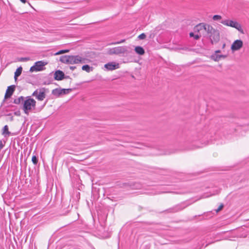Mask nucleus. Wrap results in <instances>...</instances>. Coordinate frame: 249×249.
I'll return each instance as SVG.
<instances>
[{"label":"nucleus","mask_w":249,"mask_h":249,"mask_svg":"<svg viewBox=\"0 0 249 249\" xmlns=\"http://www.w3.org/2000/svg\"><path fill=\"white\" fill-rule=\"evenodd\" d=\"M20 1L23 3H25L27 2V0H20Z\"/></svg>","instance_id":"obj_38"},{"label":"nucleus","mask_w":249,"mask_h":249,"mask_svg":"<svg viewBox=\"0 0 249 249\" xmlns=\"http://www.w3.org/2000/svg\"><path fill=\"white\" fill-rule=\"evenodd\" d=\"M132 186V183L129 182H125L122 184V187L124 188H131V186Z\"/></svg>","instance_id":"obj_29"},{"label":"nucleus","mask_w":249,"mask_h":249,"mask_svg":"<svg viewBox=\"0 0 249 249\" xmlns=\"http://www.w3.org/2000/svg\"><path fill=\"white\" fill-rule=\"evenodd\" d=\"M226 55L213 54L211 55V58L215 61H218L221 58H226Z\"/></svg>","instance_id":"obj_16"},{"label":"nucleus","mask_w":249,"mask_h":249,"mask_svg":"<svg viewBox=\"0 0 249 249\" xmlns=\"http://www.w3.org/2000/svg\"><path fill=\"white\" fill-rule=\"evenodd\" d=\"M134 51L136 53L139 55H142L145 53V50L140 46H137L135 47Z\"/></svg>","instance_id":"obj_15"},{"label":"nucleus","mask_w":249,"mask_h":249,"mask_svg":"<svg viewBox=\"0 0 249 249\" xmlns=\"http://www.w3.org/2000/svg\"><path fill=\"white\" fill-rule=\"evenodd\" d=\"M212 26L208 24L200 23L195 26L194 30L195 31H197L199 32V30L204 29L207 32L208 27H210L211 28Z\"/></svg>","instance_id":"obj_14"},{"label":"nucleus","mask_w":249,"mask_h":249,"mask_svg":"<svg viewBox=\"0 0 249 249\" xmlns=\"http://www.w3.org/2000/svg\"><path fill=\"white\" fill-rule=\"evenodd\" d=\"M69 52H70L69 49L61 50H59V51H58L57 52H56V53H55L54 55H59L60 54L69 53Z\"/></svg>","instance_id":"obj_28"},{"label":"nucleus","mask_w":249,"mask_h":249,"mask_svg":"<svg viewBox=\"0 0 249 249\" xmlns=\"http://www.w3.org/2000/svg\"><path fill=\"white\" fill-rule=\"evenodd\" d=\"M14 120V118L11 115V117L10 118V121H13Z\"/></svg>","instance_id":"obj_40"},{"label":"nucleus","mask_w":249,"mask_h":249,"mask_svg":"<svg viewBox=\"0 0 249 249\" xmlns=\"http://www.w3.org/2000/svg\"><path fill=\"white\" fill-rule=\"evenodd\" d=\"M32 161L34 165H36L38 161V157L36 155H33L32 157Z\"/></svg>","instance_id":"obj_27"},{"label":"nucleus","mask_w":249,"mask_h":249,"mask_svg":"<svg viewBox=\"0 0 249 249\" xmlns=\"http://www.w3.org/2000/svg\"><path fill=\"white\" fill-rule=\"evenodd\" d=\"M16 86L15 85H11L7 87V89L6 90V92L4 95V99L3 100V102H4L6 99L9 98L13 95L14 92L15 90Z\"/></svg>","instance_id":"obj_10"},{"label":"nucleus","mask_w":249,"mask_h":249,"mask_svg":"<svg viewBox=\"0 0 249 249\" xmlns=\"http://www.w3.org/2000/svg\"><path fill=\"white\" fill-rule=\"evenodd\" d=\"M53 75L54 79L57 81L62 80L65 77L64 72L59 70H56L54 72Z\"/></svg>","instance_id":"obj_13"},{"label":"nucleus","mask_w":249,"mask_h":249,"mask_svg":"<svg viewBox=\"0 0 249 249\" xmlns=\"http://www.w3.org/2000/svg\"><path fill=\"white\" fill-rule=\"evenodd\" d=\"M90 61V60L89 59L86 58L85 57H82L80 56L79 63H81V64L87 63L89 62Z\"/></svg>","instance_id":"obj_25"},{"label":"nucleus","mask_w":249,"mask_h":249,"mask_svg":"<svg viewBox=\"0 0 249 249\" xmlns=\"http://www.w3.org/2000/svg\"><path fill=\"white\" fill-rule=\"evenodd\" d=\"M2 135L4 137L9 136L11 135V132L9 131L8 126L5 125L2 129Z\"/></svg>","instance_id":"obj_17"},{"label":"nucleus","mask_w":249,"mask_h":249,"mask_svg":"<svg viewBox=\"0 0 249 249\" xmlns=\"http://www.w3.org/2000/svg\"><path fill=\"white\" fill-rule=\"evenodd\" d=\"M76 68V66H70V69L71 70H74V69H75Z\"/></svg>","instance_id":"obj_37"},{"label":"nucleus","mask_w":249,"mask_h":249,"mask_svg":"<svg viewBox=\"0 0 249 249\" xmlns=\"http://www.w3.org/2000/svg\"><path fill=\"white\" fill-rule=\"evenodd\" d=\"M104 67L108 71H112L117 69L119 68V64L118 63L115 62H110L106 64Z\"/></svg>","instance_id":"obj_12"},{"label":"nucleus","mask_w":249,"mask_h":249,"mask_svg":"<svg viewBox=\"0 0 249 249\" xmlns=\"http://www.w3.org/2000/svg\"><path fill=\"white\" fill-rule=\"evenodd\" d=\"M22 71V68L21 66L18 67L14 73V79L15 81H17L18 77L20 75Z\"/></svg>","instance_id":"obj_18"},{"label":"nucleus","mask_w":249,"mask_h":249,"mask_svg":"<svg viewBox=\"0 0 249 249\" xmlns=\"http://www.w3.org/2000/svg\"><path fill=\"white\" fill-rule=\"evenodd\" d=\"M30 59L29 57H20L18 59V61H28Z\"/></svg>","instance_id":"obj_34"},{"label":"nucleus","mask_w":249,"mask_h":249,"mask_svg":"<svg viewBox=\"0 0 249 249\" xmlns=\"http://www.w3.org/2000/svg\"><path fill=\"white\" fill-rule=\"evenodd\" d=\"M36 101L31 97V96H28L23 102L22 109L25 114L28 115L29 111L35 109L36 106Z\"/></svg>","instance_id":"obj_3"},{"label":"nucleus","mask_w":249,"mask_h":249,"mask_svg":"<svg viewBox=\"0 0 249 249\" xmlns=\"http://www.w3.org/2000/svg\"><path fill=\"white\" fill-rule=\"evenodd\" d=\"M221 23L225 25L234 28L241 34H244V32L242 28L241 25L236 21L226 19L222 20Z\"/></svg>","instance_id":"obj_5"},{"label":"nucleus","mask_w":249,"mask_h":249,"mask_svg":"<svg viewBox=\"0 0 249 249\" xmlns=\"http://www.w3.org/2000/svg\"><path fill=\"white\" fill-rule=\"evenodd\" d=\"M65 78H70L69 76H65Z\"/></svg>","instance_id":"obj_42"},{"label":"nucleus","mask_w":249,"mask_h":249,"mask_svg":"<svg viewBox=\"0 0 249 249\" xmlns=\"http://www.w3.org/2000/svg\"><path fill=\"white\" fill-rule=\"evenodd\" d=\"M53 73V72H51L49 75L46 77L47 78V80L44 82L43 84L44 85H49L51 83H52L53 80L52 78V74Z\"/></svg>","instance_id":"obj_21"},{"label":"nucleus","mask_w":249,"mask_h":249,"mask_svg":"<svg viewBox=\"0 0 249 249\" xmlns=\"http://www.w3.org/2000/svg\"><path fill=\"white\" fill-rule=\"evenodd\" d=\"M59 61L67 64H72V55H65L60 56Z\"/></svg>","instance_id":"obj_11"},{"label":"nucleus","mask_w":249,"mask_h":249,"mask_svg":"<svg viewBox=\"0 0 249 249\" xmlns=\"http://www.w3.org/2000/svg\"><path fill=\"white\" fill-rule=\"evenodd\" d=\"M4 146V143H3L2 141L0 140V150H1V149H2Z\"/></svg>","instance_id":"obj_36"},{"label":"nucleus","mask_w":249,"mask_h":249,"mask_svg":"<svg viewBox=\"0 0 249 249\" xmlns=\"http://www.w3.org/2000/svg\"><path fill=\"white\" fill-rule=\"evenodd\" d=\"M224 207V204L223 203H221L219 206L218 207V208L215 210V211L216 213H218L219 212V211H221L222 210V209Z\"/></svg>","instance_id":"obj_33"},{"label":"nucleus","mask_w":249,"mask_h":249,"mask_svg":"<svg viewBox=\"0 0 249 249\" xmlns=\"http://www.w3.org/2000/svg\"><path fill=\"white\" fill-rule=\"evenodd\" d=\"M81 84H82V83H78V84H76V85H77V86H80V85H81Z\"/></svg>","instance_id":"obj_43"},{"label":"nucleus","mask_w":249,"mask_h":249,"mask_svg":"<svg viewBox=\"0 0 249 249\" xmlns=\"http://www.w3.org/2000/svg\"><path fill=\"white\" fill-rule=\"evenodd\" d=\"M187 205H184L183 203H180L174 206V207L166 209L160 212V213H175L179 212L185 209Z\"/></svg>","instance_id":"obj_7"},{"label":"nucleus","mask_w":249,"mask_h":249,"mask_svg":"<svg viewBox=\"0 0 249 249\" xmlns=\"http://www.w3.org/2000/svg\"><path fill=\"white\" fill-rule=\"evenodd\" d=\"M21 114V113H20V111L19 110H18L17 111H15L14 112V115H16V116H19Z\"/></svg>","instance_id":"obj_35"},{"label":"nucleus","mask_w":249,"mask_h":249,"mask_svg":"<svg viewBox=\"0 0 249 249\" xmlns=\"http://www.w3.org/2000/svg\"><path fill=\"white\" fill-rule=\"evenodd\" d=\"M146 35L144 33H142L138 36V38L139 39L142 40V39H145L146 38Z\"/></svg>","instance_id":"obj_32"},{"label":"nucleus","mask_w":249,"mask_h":249,"mask_svg":"<svg viewBox=\"0 0 249 249\" xmlns=\"http://www.w3.org/2000/svg\"><path fill=\"white\" fill-rule=\"evenodd\" d=\"M243 42L241 39H237L234 41L231 45V49L232 52L238 51L242 48Z\"/></svg>","instance_id":"obj_9"},{"label":"nucleus","mask_w":249,"mask_h":249,"mask_svg":"<svg viewBox=\"0 0 249 249\" xmlns=\"http://www.w3.org/2000/svg\"><path fill=\"white\" fill-rule=\"evenodd\" d=\"M132 184V186H131V189H138L141 188L142 187V185L139 183L133 182Z\"/></svg>","instance_id":"obj_26"},{"label":"nucleus","mask_w":249,"mask_h":249,"mask_svg":"<svg viewBox=\"0 0 249 249\" xmlns=\"http://www.w3.org/2000/svg\"><path fill=\"white\" fill-rule=\"evenodd\" d=\"M189 36L190 37H193L195 40H198L201 37L200 35L195 34L193 32H190L189 33Z\"/></svg>","instance_id":"obj_24"},{"label":"nucleus","mask_w":249,"mask_h":249,"mask_svg":"<svg viewBox=\"0 0 249 249\" xmlns=\"http://www.w3.org/2000/svg\"><path fill=\"white\" fill-rule=\"evenodd\" d=\"M47 101H46V102H45V103L44 105H45V104H46V103H47Z\"/></svg>","instance_id":"obj_44"},{"label":"nucleus","mask_w":249,"mask_h":249,"mask_svg":"<svg viewBox=\"0 0 249 249\" xmlns=\"http://www.w3.org/2000/svg\"><path fill=\"white\" fill-rule=\"evenodd\" d=\"M125 41V40L124 39H123L119 41L113 42L110 43L109 44V45H115V44H120V43L124 42Z\"/></svg>","instance_id":"obj_30"},{"label":"nucleus","mask_w":249,"mask_h":249,"mask_svg":"<svg viewBox=\"0 0 249 249\" xmlns=\"http://www.w3.org/2000/svg\"><path fill=\"white\" fill-rule=\"evenodd\" d=\"M25 99V97H24L23 96H20L18 98L14 99L13 103L15 104H19L21 102H22V103L24 102V101Z\"/></svg>","instance_id":"obj_22"},{"label":"nucleus","mask_w":249,"mask_h":249,"mask_svg":"<svg viewBox=\"0 0 249 249\" xmlns=\"http://www.w3.org/2000/svg\"><path fill=\"white\" fill-rule=\"evenodd\" d=\"M8 107H12V105H10ZM8 111L9 110L7 108V107H3L1 111V116H11L12 114L11 113H8Z\"/></svg>","instance_id":"obj_19"},{"label":"nucleus","mask_w":249,"mask_h":249,"mask_svg":"<svg viewBox=\"0 0 249 249\" xmlns=\"http://www.w3.org/2000/svg\"><path fill=\"white\" fill-rule=\"evenodd\" d=\"M207 34L208 37L212 45L217 43L220 40V32L217 29H214L213 26L208 28Z\"/></svg>","instance_id":"obj_2"},{"label":"nucleus","mask_w":249,"mask_h":249,"mask_svg":"<svg viewBox=\"0 0 249 249\" xmlns=\"http://www.w3.org/2000/svg\"><path fill=\"white\" fill-rule=\"evenodd\" d=\"M47 64L43 61H38L36 62L34 65L32 66L30 69V72L39 71L45 69L44 66Z\"/></svg>","instance_id":"obj_8"},{"label":"nucleus","mask_w":249,"mask_h":249,"mask_svg":"<svg viewBox=\"0 0 249 249\" xmlns=\"http://www.w3.org/2000/svg\"><path fill=\"white\" fill-rule=\"evenodd\" d=\"M221 18H222L221 16L220 15H215L213 17V19L214 20H218L221 19Z\"/></svg>","instance_id":"obj_31"},{"label":"nucleus","mask_w":249,"mask_h":249,"mask_svg":"<svg viewBox=\"0 0 249 249\" xmlns=\"http://www.w3.org/2000/svg\"><path fill=\"white\" fill-rule=\"evenodd\" d=\"M80 55H72V64H78L79 63Z\"/></svg>","instance_id":"obj_23"},{"label":"nucleus","mask_w":249,"mask_h":249,"mask_svg":"<svg viewBox=\"0 0 249 249\" xmlns=\"http://www.w3.org/2000/svg\"><path fill=\"white\" fill-rule=\"evenodd\" d=\"M226 46V44L225 43H224L222 45V48H224Z\"/></svg>","instance_id":"obj_41"},{"label":"nucleus","mask_w":249,"mask_h":249,"mask_svg":"<svg viewBox=\"0 0 249 249\" xmlns=\"http://www.w3.org/2000/svg\"><path fill=\"white\" fill-rule=\"evenodd\" d=\"M49 91V89L44 87L36 89L32 94V96H34L38 101H43L46 96V92Z\"/></svg>","instance_id":"obj_4"},{"label":"nucleus","mask_w":249,"mask_h":249,"mask_svg":"<svg viewBox=\"0 0 249 249\" xmlns=\"http://www.w3.org/2000/svg\"><path fill=\"white\" fill-rule=\"evenodd\" d=\"M128 49L129 47L126 46H118L108 49L107 53L108 55H120L122 54L127 55L132 53V50Z\"/></svg>","instance_id":"obj_1"},{"label":"nucleus","mask_w":249,"mask_h":249,"mask_svg":"<svg viewBox=\"0 0 249 249\" xmlns=\"http://www.w3.org/2000/svg\"><path fill=\"white\" fill-rule=\"evenodd\" d=\"M75 88H69V89H61L56 88L52 91V94L56 97H59L61 95H66L69 94L70 92L75 89Z\"/></svg>","instance_id":"obj_6"},{"label":"nucleus","mask_w":249,"mask_h":249,"mask_svg":"<svg viewBox=\"0 0 249 249\" xmlns=\"http://www.w3.org/2000/svg\"><path fill=\"white\" fill-rule=\"evenodd\" d=\"M221 52L220 50H216L215 51V53L214 54H217L218 53H220Z\"/></svg>","instance_id":"obj_39"},{"label":"nucleus","mask_w":249,"mask_h":249,"mask_svg":"<svg viewBox=\"0 0 249 249\" xmlns=\"http://www.w3.org/2000/svg\"><path fill=\"white\" fill-rule=\"evenodd\" d=\"M82 70L83 71H86L87 72H89L93 71V68L92 67H90L88 64H86L82 67Z\"/></svg>","instance_id":"obj_20"}]
</instances>
